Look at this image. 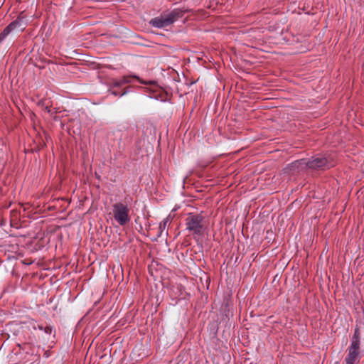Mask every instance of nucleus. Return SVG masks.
<instances>
[{"mask_svg":"<svg viewBox=\"0 0 364 364\" xmlns=\"http://www.w3.org/2000/svg\"><path fill=\"white\" fill-rule=\"evenodd\" d=\"M190 11V9H186L184 7L176 8L167 14L151 19L149 23L153 27L163 28L173 24L179 18H182L185 14Z\"/></svg>","mask_w":364,"mask_h":364,"instance_id":"1","label":"nucleus"},{"mask_svg":"<svg viewBox=\"0 0 364 364\" xmlns=\"http://www.w3.org/2000/svg\"><path fill=\"white\" fill-rule=\"evenodd\" d=\"M129 212L128 205L122 202H117L112 205V218L121 226L125 225L130 221Z\"/></svg>","mask_w":364,"mask_h":364,"instance_id":"4","label":"nucleus"},{"mask_svg":"<svg viewBox=\"0 0 364 364\" xmlns=\"http://www.w3.org/2000/svg\"><path fill=\"white\" fill-rule=\"evenodd\" d=\"M26 16L23 15V12L19 14L17 18L11 22L0 33V43L6 38V37L16 28L23 31L26 26V22L24 21Z\"/></svg>","mask_w":364,"mask_h":364,"instance_id":"7","label":"nucleus"},{"mask_svg":"<svg viewBox=\"0 0 364 364\" xmlns=\"http://www.w3.org/2000/svg\"><path fill=\"white\" fill-rule=\"evenodd\" d=\"M133 79L137 80L141 84H143V85H148V84L153 83V82H151V81L147 82V81L143 80L140 79L139 77L137 75H124L119 79L113 80V81L112 82V86H111L110 89L109 90V91L110 92V93L112 95H113L114 96L122 97V96L126 95L129 92V90H128L129 87H126L121 91H119L118 90H115L114 88L120 87L124 85L131 83L132 82Z\"/></svg>","mask_w":364,"mask_h":364,"instance_id":"3","label":"nucleus"},{"mask_svg":"<svg viewBox=\"0 0 364 364\" xmlns=\"http://www.w3.org/2000/svg\"><path fill=\"white\" fill-rule=\"evenodd\" d=\"M307 167L311 169L318 168H329L331 165L328 164V160L324 157L312 158L311 160L301 159L295 161L289 166L290 171L299 170L303 167Z\"/></svg>","mask_w":364,"mask_h":364,"instance_id":"2","label":"nucleus"},{"mask_svg":"<svg viewBox=\"0 0 364 364\" xmlns=\"http://www.w3.org/2000/svg\"><path fill=\"white\" fill-rule=\"evenodd\" d=\"M151 97H155V98H156V97H157V96L154 95H153V96H151Z\"/></svg>","mask_w":364,"mask_h":364,"instance_id":"11","label":"nucleus"},{"mask_svg":"<svg viewBox=\"0 0 364 364\" xmlns=\"http://www.w3.org/2000/svg\"><path fill=\"white\" fill-rule=\"evenodd\" d=\"M38 105L41 106V107H43L47 112H50V107L51 105H50V102L48 101L47 100H41L39 103H38Z\"/></svg>","mask_w":364,"mask_h":364,"instance_id":"10","label":"nucleus"},{"mask_svg":"<svg viewBox=\"0 0 364 364\" xmlns=\"http://www.w3.org/2000/svg\"><path fill=\"white\" fill-rule=\"evenodd\" d=\"M30 325L33 330H40L43 331L46 335L50 336L53 333V327L49 324H40L38 323L36 321L31 320L30 321Z\"/></svg>","mask_w":364,"mask_h":364,"instance_id":"8","label":"nucleus"},{"mask_svg":"<svg viewBox=\"0 0 364 364\" xmlns=\"http://www.w3.org/2000/svg\"><path fill=\"white\" fill-rule=\"evenodd\" d=\"M360 344V331L358 328H355L350 345L348 348V355L345 359L346 364H355L359 362Z\"/></svg>","mask_w":364,"mask_h":364,"instance_id":"5","label":"nucleus"},{"mask_svg":"<svg viewBox=\"0 0 364 364\" xmlns=\"http://www.w3.org/2000/svg\"><path fill=\"white\" fill-rule=\"evenodd\" d=\"M203 219L200 214L188 213L185 220L186 230L194 235H202L204 231Z\"/></svg>","mask_w":364,"mask_h":364,"instance_id":"6","label":"nucleus"},{"mask_svg":"<svg viewBox=\"0 0 364 364\" xmlns=\"http://www.w3.org/2000/svg\"><path fill=\"white\" fill-rule=\"evenodd\" d=\"M170 219L168 217L164 218L160 223L158 228V237H160L163 232L166 230L168 223H169Z\"/></svg>","mask_w":364,"mask_h":364,"instance_id":"9","label":"nucleus"}]
</instances>
